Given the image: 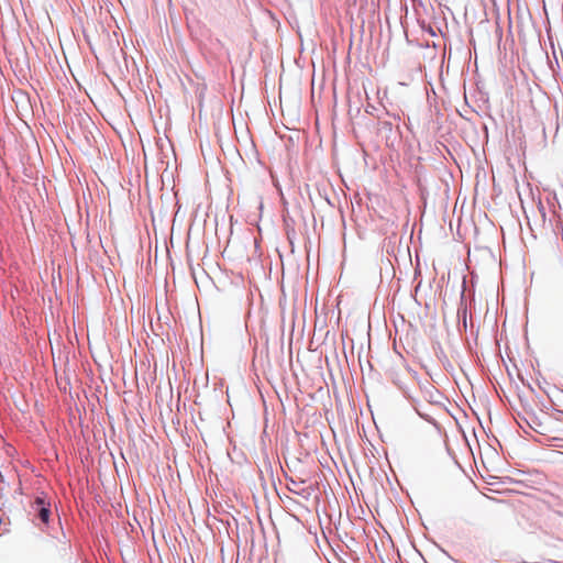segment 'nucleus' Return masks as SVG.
Returning a JSON list of instances; mask_svg holds the SVG:
<instances>
[{"mask_svg":"<svg viewBox=\"0 0 563 563\" xmlns=\"http://www.w3.org/2000/svg\"><path fill=\"white\" fill-rule=\"evenodd\" d=\"M288 489L291 492V493H295V494H301V487H300V483L294 481V479H290L289 484L287 485Z\"/></svg>","mask_w":563,"mask_h":563,"instance_id":"obj_2","label":"nucleus"},{"mask_svg":"<svg viewBox=\"0 0 563 563\" xmlns=\"http://www.w3.org/2000/svg\"><path fill=\"white\" fill-rule=\"evenodd\" d=\"M33 509L36 511L37 517L41 519L43 523H47L49 516H51V509L49 505L45 504V501L41 498H36L33 503Z\"/></svg>","mask_w":563,"mask_h":563,"instance_id":"obj_1","label":"nucleus"}]
</instances>
